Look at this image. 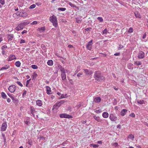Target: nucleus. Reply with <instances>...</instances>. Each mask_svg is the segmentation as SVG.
I'll return each mask as SVG.
<instances>
[{"label":"nucleus","instance_id":"obj_40","mask_svg":"<svg viewBox=\"0 0 148 148\" xmlns=\"http://www.w3.org/2000/svg\"><path fill=\"white\" fill-rule=\"evenodd\" d=\"M5 1L4 0H0V3L2 5H4L5 4Z\"/></svg>","mask_w":148,"mask_h":148},{"label":"nucleus","instance_id":"obj_63","mask_svg":"<svg viewBox=\"0 0 148 148\" xmlns=\"http://www.w3.org/2000/svg\"><path fill=\"white\" fill-rule=\"evenodd\" d=\"M55 97L53 95H51L50 97V98L51 99H53Z\"/></svg>","mask_w":148,"mask_h":148},{"label":"nucleus","instance_id":"obj_12","mask_svg":"<svg viewBox=\"0 0 148 148\" xmlns=\"http://www.w3.org/2000/svg\"><path fill=\"white\" fill-rule=\"evenodd\" d=\"M46 88L47 90V93L48 95H50L52 93V92L50 87L48 86H46Z\"/></svg>","mask_w":148,"mask_h":148},{"label":"nucleus","instance_id":"obj_36","mask_svg":"<svg viewBox=\"0 0 148 148\" xmlns=\"http://www.w3.org/2000/svg\"><path fill=\"white\" fill-rule=\"evenodd\" d=\"M31 66L33 69H37L38 68V66L36 65H32Z\"/></svg>","mask_w":148,"mask_h":148},{"label":"nucleus","instance_id":"obj_37","mask_svg":"<svg viewBox=\"0 0 148 148\" xmlns=\"http://www.w3.org/2000/svg\"><path fill=\"white\" fill-rule=\"evenodd\" d=\"M134 64H136L137 65H139L141 64L142 63L141 62H139V61H138V62L136 61V62H135Z\"/></svg>","mask_w":148,"mask_h":148},{"label":"nucleus","instance_id":"obj_45","mask_svg":"<svg viewBox=\"0 0 148 148\" xmlns=\"http://www.w3.org/2000/svg\"><path fill=\"white\" fill-rule=\"evenodd\" d=\"M133 32V29L132 28L130 27L128 30V32L130 33L132 32Z\"/></svg>","mask_w":148,"mask_h":148},{"label":"nucleus","instance_id":"obj_4","mask_svg":"<svg viewBox=\"0 0 148 148\" xmlns=\"http://www.w3.org/2000/svg\"><path fill=\"white\" fill-rule=\"evenodd\" d=\"M109 118L112 121H116L117 120V118L116 115L113 114H111L110 115Z\"/></svg>","mask_w":148,"mask_h":148},{"label":"nucleus","instance_id":"obj_32","mask_svg":"<svg viewBox=\"0 0 148 148\" xmlns=\"http://www.w3.org/2000/svg\"><path fill=\"white\" fill-rule=\"evenodd\" d=\"M58 10H61V11H64L66 10V8H58Z\"/></svg>","mask_w":148,"mask_h":148},{"label":"nucleus","instance_id":"obj_57","mask_svg":"<svg viewBox=\"0 0 148 148\" xmlns=\"http://www.w3.org/2000/svg\"><path fill=\"white\" fill-rule=\"evenodd\" d=\"M27 32V31L26 30H23L22 32H21V34H24L26 33Z\"/></svg>","mask_w":148,"mask_h":148},{"label":"nucleus","instance_id":"obj_1","mask_svg":"<svg viewBox=\"0 0 148 148\" xmlns=\"http://www.w3.org/2000/svg\"><path fill=\"white\" fill-rule=\"evenodd\" d=\"M49 21L53 24V25L55 27H57L58 26V21L57 18L56 16L53 15L49 18Z\"/></svg>","mask_w":148,"mask_h":148},{"label":"nucleus","instance_id":"obj_54","mask_svg":"<svg viewBox=\"0 0 148 148\" xmlns=\"http://www.w3.org/2000/svg\"><path fill=\"white\" fill-rule=\"evenodd\" d=\"M113 145L115 147H117L118 145V144L117 143H113Z\"/></svg>","mask_w":148,"mask_h":148},{"label":"nucleus","instance_id":"obj_24","mask_svg":"<svg viewBox=\"0 0 148 148\" xmlns=\"http://www.w3.org/2000/svg\"><path fill=\"white\" fill-rule=\"evenodd\" d=\"M102 116L103 118H106L108 117L109 114L107 112H104L103 113Z\"/></svg>","mask_w":148,"mask_h":148},{"label":"nucleus","instance_id":"obj_48","mask_svg":"<svg viewBox=\"0 0 148 148\" xmlns=\"http://www.w3.org/2000/svg\"><path fill=\"white\" fill-rule=\"evenodd\" d=\"M7 46L6 45H3L1 47V49H7Z\"/></svg>","mask_w":148,"mask_h":148},{"label":"nucleus","instance_id":"obj_42","mask_svg":"<svg viewBox=\"0 0 148 148\" xmlns=\"http://www.w3.org/2000/svg\"><path fill=\"white\" fill-rule=\"evenodd\" d=\"M69 4L72 7H76V6L75 5L71 2L69 3Z\"/></svg>","mask_w":148,"mask_h":148},{"label":"nucleus","instance_id":"obj_27","mask_svg":"<svg viewBox=\"0 0 148 148\" xmlns=\"http://www.w3.org/2000/svg\"><path fill=\"white\" fill-rule=\"evenodd\" d=\"M1 94V97L3 99H5L6 98V95L4 92H2Z\"/></svg>","mask_w":148,"mask_h":148},{"label":"nucleus","instance_id":"obj_26","mask_svg":"<svg viewBox=\"0 0 148 148\" xmlns=\"http://www.w3.org/2000/svg\"><path fill=\"white\" fill-rule=\"evenodd\" d=\"M48 65L52 66L53 65V61L51 60H49L47 62Z\"/></svg>","mask_w":148,"mask_h":148},{"label":"nucleus","instance_id":"obj_14","mask_svg":"<svg viewBox=\"0 0 148 148\" xmlns=\"http://www.w3.org/2000/svg\"><path fill=\"white\" fill-rule=\"evenodd\" d=\"M83 70L84 71L85 73L87 75H91L93 73L92 71L88 69H84Z\"/></svg>","mask_w":148,"mask_h":148},{"label":"nucleus","instance_id":"obj_30","mask_svg":"<svg viewBox=\"0 0 148 148\" xmlns=\"http://www.w3.org/2000/svg\"><path fill=\"white\" fill-rule=\"evenodd\" d=\"M36 6V5L35 4H33L31 5L29 7V8L30 9H32L33 8H35Z\"/></svg>","mask_w":148,"mask_h":148},{"label":"nucleus","instance_id":"obj_20","mask_svg":"<svg viewBox=\"0 0 148 148\" xmlns=\"http://www.w3.org/2000/svg\"><path fill=\"white\" fill-rule=\"evenodd\" d=\"M66 72L64 73H61V76L62 80H64L66 79Z\"/></svg>","mask_w":148,"mask_h":148},{"label":"nucleus","instance_id":"obj_55","mask_svg":"<svg viewBox=\"0 0 148 148\" xmlns=\"http://www.w3.org/2000/svg\"><path fill=\"white\" fill-rule=\"evenodd\" d=\"M135 15L136 17L137 18H140V16L139 15H138V14L135 13Z\"/></svg>","mask_w":148,"mask_h":148},{"label":"nucleus","instance_id":"obj_19","mask_svg":"<svg viewBox=\"0 0 148 148\" xmlns=\"http://www.w3.org/2000/svg\"><path fill=\"white\" fill-rule=\"evenodd\" d=\"M36 104L39 106H41L42 105V101L40 100H38L36 101Z\"/></svg>","mask_w":148,"mask_h":148},{"label":"nucleus","instance_id":"obj_6","mask_svg":"<svg viewBox=\"0 0 148 148\" xmlns=\"http://www.w3.org/2000/svg\"><path fill=\"white\" fill-rule=\"evenodd\" d=\"M16 89V86L14 85L10 86L8 88L9 90L11 92H13Z\"/></svg>","mask_w":148,"mask_h":148},{"label":"nucleus","instance_id":"obj_51","mask_svg":"<svg viewBox=\"0 0 148 148\" xmlns=\"http://www.w3.org/2000/svg\"><path fill=\"white\" fill-rule=\"evenodd\" d=\"M25 41L24 40L22 39L21 40V41L20 42V44H22L23 43H25Z\"/></svg>","mask_w":148,"mask_h":148},{"label":"nucleus","instance_id":"obj_31","mask_svg":"<svg viewBox=\"0 0 148 148\" xmlns=\"http://www.w3.org/2000/svg\"><path fill=\"white\" fill-rule=\"evenodd\" d=\"M97 19L101 22H102L103 21V19L102 17H99L97 18Z\"/></svg>","mask_w":148,"mask_h":148},{"label":"nucleus","instance_id":"obj_28","mask_svg":"<svg viewBox=\"0 0 148 148\" xmlns=\"http://www.w3.org/2000/svg\"><path fill=\"white\" fill-rule=\"evenodd\" d=\"M144 101L143 100H137V103L140 104H143L144 103Z\"/></svg>","mask_w":148,"mask_h":148},{"label":"nucleus","instance_id":"obj_35","mask_svg":"<svg viewBox=\"0 0 148 148\" xmlns=\"http://www.w3.org/2000/svg\"><path fill=\"white\" fill-rule=\"evenodd\" d=\"M128 138L132 139V140H133L134 138V135L132 134H130Z\"/></svg>","mask_w":148,"mask_h":148},{"label":"nucleus","instance_id":"obj_60","mask_svg":"<svg viewBox=\"0 0 148 148\" xmlns=\"http://www.w3.org/2000/svg\"><path fill=\"white\" fill-rule=\"evenodd\" d=\"M120 55V53H116L114 54V55L115 56H119Z\"/></svg>","mask_w":148,"mask_h":148},{"label":"nucleus","instance_id":"obj_17","mask_svg":"<svg viewBox=\"0 0 148 148\" xmlns=\"http://www.w3.org/2000/svg\"><path fill=\"white\" fill-rule=\"evenodd\" d=\"M127 110L126 109H123L121 110V114L122 116H124L126 114Z\"/></svg>","mask_w":148,"mask_h":148},{"label":"nucleus","instance_id":"obj_38","mask_svg":"<svg viewBox=\"0 0 148 148\" xmlns=\"http://www.w3.org/2000/svg\"><path fill=\"white\" fill-rule=\"evenodd\" d=\"M123 47H124L123 45H119V46L118 47V50H120Z\"/></svg>","mask_w":148,"mask_h":148},{"label":"nucleus","instance_id":"obj_13","mask_svg":"<svg viewBox=\"0 0 148 148\" xmlns=\"http://www.w3.org/2000/svg\"><path fill=\"white\" fill-rule=\"evenodd\" d=\"M16 59L15 55H10L9 57L8 58V61H11L14 59Z\"/></svg>","mask_w":148,"mask_h":148},{"label":"nucleus","instance_id":"obj_53","mask_svg":"<svg viewBox=\"0 0 148 148\" xmlns=\"http://www.w3.org/2000/svg\"><path fill=\"white\" fill-rule=\"evenodd\" d=\"M8 95L11 98H12L14 96L12 95V94H10V93H8Z\"/></svg>","mask_w":148,"mask_h":148},{"label":"nucleus","instance_id":"obj_46","mask_svg":"<svg viewBox=\"0 0 148 148\" xmlns=\"http://www.w3.org/2000/svg\"><path fill=\"white\" fill-rule=\"evenodd\" d=\"M16 83L18 84V85H19L21 87H22L23 86V84L19 81H17L16 82Z\"/></svg>","mask_w":148,"mask_h":148},{"label":"nucleus","instance_id":"obj_41","mask_svg":"<svg viewBox=\"0 0 148 148\" xmlns=\"http://www.w3.org/2000/svg\"><path fill=\"white\" fill-rule=\"evenodd\" d=\"M2 50L1 53L2 55H4L6 54V51L5 49H1Z\"/></svg>","mask_w":148,"mask_h":148},{"label":"nucleus","instance_id":"obj_34","mask_svg":"<svg viewBox=\"0 0 148 148\" xmlns=\"http://www.w3.org/2000/svg\"><path fill=\"white\" fill-rule=\"evenodd\" d=\"M108 33V32L107 31L106 29H105L103 32V34H107Z\"/></svg>","mask_w":148,"mask_h":148},{"label":"nucleus","instance_id":"obj_43","mask_svg":"<svg viewBox=\"0 0 148 148\" xmlns=\"http://www.w3.org/2000/svg\"><path fill=\"white\" fill-rule=\"evenodd\" d=\"M93 147H97L99 146L98 145L94 144H90Z\"/></svg>","mask_w":148,"mask_h":148},{"label":"nucleus","instance_id":"obj_23","mask_svg":"<svg viewBox=\"0 0 148 148\" xmlns=\"http://www.w3.org/2000/svg\"><path fill=\"white\" fill-rule=\"evenodd\" d=\"M14 36L12 34H8V41H11L12 40V38Z\"/></svg>","mask_w":148,"mask_h":148},{"label":"nucleus","instance_id":"obj_7","mask_svg":"<svg viewBox=\"0 0 148 148\" xmlns=\"http://www.w3.org/2000/svg\"><path fill=\"white\" fill-rule=\"evenodd\" d=\"M60 116L61 118H72V116L71 115L67 114H61L60 115Z\"/></svg>","mask_w":148,"mask_h":148},{"label":"nucleus","instance_id":"obj_16","mask_svg":"<svg viewBox=\"0 0 148 148\" xmlns=\"http://www.w3.org/2000/svg\"><path fill=\"white\" fill-rule=\"evenodd\" d=\"M30 112L33 116L34 117L35 115L34 113L36 112V111L35 110L33 106H31L30 107Z\"/></svg>","mask_w":148,"mask_h":148},{"label":"nucleus","instance_id":"obj_62","mask_svg":"<svg viewBox=\"0 0 148 148\" xmlns=\"http://www.w3.org/2000/svg\"><path fill=\"white\" fill-rule=\"evenodd\" d=\"M2 136L3 137V138H4V140H6V138H5V136L4 134H2Z\"/></svg>","mask_w":148,"mask_h":148},{"label":"nucleus","instance_id":"obj_29","mask_svg":"<svg viewBox=\"0 0 148 148\" xmlns=\"http://www.w3.org/2000/svg\"><path fill=\"white\" fill-rule=\"evenodd\" d=\"M76 21L77 23H81L82 19L81 18H76Z\"/></svg>","mask_w":148,"mask_h":148},{"label":"nucleus","instance_id":"obj_18","mask_svg":"<svg viewBox=\"0 0 148 148\" xmlns=\"http://www.w3.org/2000/svg\"><path fill=\"white\" fill-rule=\"evenodd\" d=\"M93 117L95 119L97 122H101L102 121V120L101 119L99 116H94Z\"/></svg>","mask_w":148,"mask_h":148},{"label":"nucleus","instance_id":"obj_5","mask_svg":"<svg viewBox=\"0 0 148 148\" xmlns=\"http://www.w3.org/2000/svg\"><path fill=\"white\" fill-rule=\"evenodd\" d=\"M92 40H91L89 42H88L86 45V48L89 50L92 49Z\"/></svg>","mask_w":148,"mask_h":148},{"label":"nucleus","instance_id":"obj_10","mask_svg":"<svg viewBox=\"0 0 148 148\" xmlns=\"http://www.w3.org/2000/svg\"><path fill=\"white\" fill-rule=\"evenodd\" d=\"M145 57V53L142 51H140L138 55V58L140 59H142L143 58Z\"/></svg>","mask_w":148,"mask_h":148},{"label":"nucleus","instance_id":"obj_15","mask_svg":"<svg viewBox=\"0 0 148 148\" xmlns=\"http://www.w3.org/2000/svg\"><path fill=\"white\" fill-rule=\"evenodd\" d=\"M101 98L99 97H95L94 99V101L96 103H99L101 101Z\"/></svg>","mask_w":148,"mask_h":148},{"label":"nucleus","instance_id":"obj_21","mask_svg":"<svg viewBox=\"0 0 148 148\" xmlns=\"http://www.w3.org/2000/svg\"><path fill=\"white\" fill-rule=\"evenodd\" d=\"M10 68V66L9 65H6L2 67L0 69V71H1L3 70H6Z\"/></svg>","mask_w":148,"mask_h":148},{"label":"nucleus","instance_id":"obj_49","mask_svg":"<svg viewBox=\"0 0 148 148\" xmlns=\"http://www.w3.org/2000/svg\"><path fill=\"white\" fill-rule=\"evenodd\" d=\"M24 122L25 124L27 125H28L30 123L29 121H24Z\"/></svg>","mask_w":148,"mask_h":148},{"label":"nucleus","instance_id":"obj_58","mask_svg":"<svg viewBox=\"0 0 148 148\" xmlns=\"http://www.w3.org/2000/svg\"><path fill=\"white\" fill-rule=\"evenodd\" d=\"M82 75V73H79L77 74V76L78 77H79L81 75Z\"/></svg>","mask_w":148,"mask_h":148},{"label":"nucleus","instance_id":"obj_8","mask_svg":"<svg viewBox=\"0 0 148 148\" xmlns=\"http://www.w3.org/2000/svg\"><path fill=\"white\" fill-rule=\"evenodd\" d=\"M7 127V124L6 123H3L1 128V130L2 131H4L6 130Z\"/></svg>","mask_w":148,"mask_h":148},{"label":"nucleus","instance_id":"obj_50","mask_svg":"<svg viewBox=\"0 0 148 148\" xmlns=\"http://www.w3.org/2000/svg\"><path fill=\"white\" fill-rule=\"evenodd\" d=\"M130 116L132 117H135V114L134 113H132L129 115Z\"/></svg>","mask_w":148,"mask_h":148},{"label":"nucleus","instance_id":"obj_47","mask_svg":"<svg viewBox=\"0 0 148 148\" xmlns=\"http://www.w3.org/2000/svg\"><path fill=\"white\" fill-rule=\"evenodd\" d=\"M21 23L24 27L28 24V23L27 22H24Z\"/></svg>","mask_w":148,"mask_h":148},{"label":"nucleus","instance_id":"obj_9","mask_svg":"<svg viewBox=\"0 0 148 148\" xmlns=\"http://www.w3.org/2000/svg\"><path fill=\"white\" fill-rule=\"evenodd\" d=\"M25 12H18L16 13V14L17 16H18L21 17H25L26 15V14H25Z\"/></svg>","mask_w":148,"mask_h":148},{"label":"nucleus","instance_id":"obj_33","mask_svg":"<svg viewBox=\"0 0 148 148\" xmlns=\"http://www.w3.org/2000/svg\"><path fill=\"white\" fill-rule=\"evenodd\" d=\"M39 31L40 32H43L45 30V27H41L40 29H39Z\"/></svg>","mask_w":148,"mask_h":148},{"label":"nucleus","instance_id":"obj_64","mask_svg":"<svg viewBox=\"0 0 148 148\" xmlns=\"http://www.w3.org/2000/svg\"><path fill=\"white\" fill-rule=\"evenodd\" d=\"M30 80V79H29L28 80H27L26 82V84H28L29 83V81Z\"/></svg>","mask_w":148,"mask_h":148},{"label":"nucleus","instance_id":"obj_52","mask_svg":"<svg viewBox=\"0 0 148 148\" xmlns=\"http://www.w3.org/2000/svg\"><path fill=\"white\" fill-rule=\"evenodd\" d=\"M27 91L26 90L24 91L23 92L22 94L23 96H24L26 94Z\"/></svg>","mask_w":148,"mask_h":148},{"label":"nucleus","instance_id":"obj_61","mask_svg":"<svg viewBox=\"0 0 148 148\" xmlns=\"http://www.w3.org/2000/svg\"><path fill=\"white\" fill-rule=\"evenodd\" d=\"M117 128H118V129H120V128H121V125H117Z\"/></svg>","mask_w":148,"mask_h":148},{"label":"nucleus","instance_id":"obj_25","mask_svg":"<svg viewBox=\"0 0 148 148\" xmlns=\"http://www.w3.org/2000/svg\"><path fill=\"white\" fill-rule=\"evenodd\" d=\"M15 65L17 67H19L21 65V62L19 61H17L15 63Z\"/></svg>","mask_w":148,"mask_h":148},{"label":"nucleus","instance_id":"obj_11","mask_svg":"<svg viewBox=\"0 0 148 148\" xmlns=\"http://www.w3.org/2000/svg\"><path fill=\"white\" fill-rule=\"evenodd\" d=\"M24 27V26L21 23L15 28V29L18 31H19L22 29Z\"/></svg>","mask_w":148,"mask_h":148},{"label":"nucleus","instance_id":"obj_2","mask_svg":"<svg viewBox=\"0 0 148 148\" xmlns=\"http://www.w3.org/2000/svg\"><path fill=\"white\" fill-rule=\"evenodd\" d=\"M94 75V78L97 80H102L104 79V77L102 76L100 72L99 71H95V72Z\"/></svg>","mask_w":148,"mask_h":148},{"label":"nucleus","instance_id":"obj_22","mask_svg":"<svg viewBox=\"0 0 148 148\" xmlns=\"http://www.w3.org/2000/svg\"><path fill=\"white\" fill-rule=\"evenodd\" d=\"M59 69L61 72V73H65L64 69L63 67L61 65H59L58 66Z\"/></svg>","mask_w":148,"mask_h":148},{"label":"nucleus","instance_id":"obj_44","mask_svg":"<svg viewBox=\"0 0 148 148\" xmlns=\"http://www.w3.org/2000/svg\"><path fill=\"white\" fill-rule=\"evenodd\" d=\"M11 99L14 103L15 102L17 101L16 99L14 97V96Z\"/></svg>","mask_w":148,"mask_h":148},{"label":"nucleus","instance_id":"obj_3","mask_svg":"<svg viewBox=\"0 0 148 148\" xmlns=\"http://www.w3.org/2000/svg\"><path fill=\"white\" fill-rule=\"evenodd\" d=\"M64 102V100H61L59 103H56L53 106V109H57L61 106V104Z\"/></svg>","mask_w":148,"mask_h":148},{"label":"nucleus","instance_id":"obj_59","mask_svg":"<svg viewBox=\"0 0 148 148\" xmlns=\"http://www.w3.org/2000/svg\"><path fill=\"white\" fill-rule=\"evenodd\" d=\"M68 47L69 48H72L73 47V46L71 45H69Z\"/></svg>","mask_w":148,"mask_h":148},{"label":"nucleus","instance_id":"obj_56","mask_svg":"<svg viewBox=\"0 0 148 148\" xmlns=\"http://www.w3.org/2000/svg\"><path fill=\"white\" fill-rule=\"evenodd\" d=\"M38 22L37 21H34L32 23V24L33 25H35V24H36Z\"/></svg>","mask_w":148,"mask_h":148},{"label":"nucleus","instance_id":"obj_39","mask_svg":"<svg viewBox=\"0 0 148 148\" xmlns=\"http://www.w3.org/2000/svg\"><path fill=\"white\" fill-rule=\"evenodd\" d=\"M91 29V28L90 27H88L86 29H85V31L86 32H90Z\"/></svg>","mask_w":148,"mask_h":148}]
</instances>
